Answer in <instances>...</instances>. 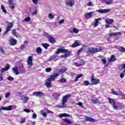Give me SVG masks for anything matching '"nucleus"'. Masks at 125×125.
<instances>
[{"instance_id": "1", "label": "nucleus", "mask_w": 125, "mask_h": 125, "mask_svg": "<svg viewBox=\"0 0 125 125\" xmlns=\"http://www.w3.org/2000/svg\"><path fill=\"white\" fill-rule=\"evenodd\" d=\"M61 52L62 53H65L64 54L61 55V58H66L67 57H69L70 56V54H71V52H68L67 49L60 48L57 50L56 53L57 54H59Z\"/></svg>"}, {"instance_id": "2", "label": "nucleus", "mask_w": 125, "mask_h": 125, "mask_svg": "<svg viewBox=\"0 0 125 125\" xmlns=\"http://www.w3.org/2000/svg\"><path fill=\"white\" fill-rule=\"evenodd\" d=\"M99 51H101V47H96V48H94V47H88L87 52L88 53H96V52H99Z\"/></svg>"}, {"instance_id": "3", "label": "nucleus", "mask_w": 125, "mask_h": 125, "mask_svg": "<svg viewBox=\"0 0 125 125\" xmlns=\"http://www.w3.org/2000/svg\"><path fill=\"white\" fill-rule=\"evenodd\" d=\"M108 101L110 104H111V106H112L114 110H122V109L124 108V106H121L119 108H118V106L116 105V102L113 100V99L111 98H108Z\"/></svg>"}, {"instance_id": "4", "label": "nucleus", "mask_w": 125, "mask_h": 125, "mask_svg": "<svg viewBox=\"0 0 125 125\" xmlns=\"http://www.w3.org/2000/svg\"><path fill=\"white\" fill-rule=\"evenodd\" d=\"M100 83V80L98 79H96L94 75H93L91 77V85H96V84H98Z\"/></svg>"}, {"instance_id": "5", "label": "nucleus", "mask_w": 125, "mask_h": 125, "mask_svg": "<svg viewBox=\"0 0 125 125\" xmlns=\"http://www.w3.org/2000/svg\"><path fill=\"white\" fill-rule=\"evenodd\" d=\"M69 97H71V95L69 94V95H66L64 96H63V98L62 99V106H60V108H65V103H66V102H67V99L68 98H69Z\"/></svg>"}, {"instance_id": "6", "label": "nucleus", "mask_w": 125, "mask_h": 125, "mask_svg": "<svg viewBox=\"0 0 125 125\" xmlns=\"http://www.w3.org/2000/svg\"><path fill=\"white\" fill-rule=\"evenodd\" d=\"M65 4L66 6L73 7L75 5V0H65Z\"/></svg>"}, {"instance_id": "7", "label": "nucleus", "mask_w": 125, "mask_h": 125, "mask_svg": "<svg viewBox=\"0 0 125 125\" xmlns=\"http://www.w3.org/2000/svg\"><path fill=\"white\" fill-rule=\"evenodd\" d=\"M112 94H114V95H118V96H122L124 99H125V95L122 91H119L118 93L116 91L112 90Z\"/></svg>"}, {"instance_id": "8", "label": "nucleus", "mask_w": 125, "mask_h": 125, "mask_svg": "<svg viewBox=\"0 0 125 125\" xmlns=\"http://www.w3.org/2000/svg\"><path fill=\"white\" fill-rule=\"evenodd\" d=\"M27 65L29 68H31L33 66V59L32 56L28 57L26 61Z\"/></svg>"}, {"instance_id": "9", "label": "nucleus", "mask_w": 125, "mask_h": 125, "mask_svg": "<svg viewBox=\"0 0 125 125\" xmlns=\"http://www.w3.org/2000/svg\"><path fill=\"white\" fill-rule=\"evenodd\" d=\"M59 74L55 73L54 74L51 75L48 78L50 80L51 82H53L55 81L56 78L59 76Z\"/></svg>"}, {"instance_id": "10", "label": "nucleus", "mask_w": 125, "mask_h": 125, "mask_svg": "<svg viewBox=\"0 0 125 125\" xmlns=\"http://www.w3.org/2000/svg\"><path fill=\"white\" fill-rule=\"evenodd\" d=\"M33 96H36V97H42V96H44V93L42 92H34L33 93Z\"/></svg>"}, {"instance_id": "11", "label": "nucleus", "mask_w": 125, "mask_h": 125, "mask_svg": "<svg viewBox=\"0 0 125 125\" xmlns=\"http://www.w3.org/2000/svg\"><path fill=\"white\" fill-rule=\"evenodd\" d=\"M73 65H74V66H76L77 67H80V66H83V65H84V61H83V60H80L77 62L73 63Z\"/></svg>"}, {"instance_id": "12", "label": "nucleus", "mask_w": 125, "mask_h": 125, "mask_svg": "<svg viewBox=\"0 0 125 125\" xmlns=\"http://www.w3.org/2000/svg\"><path fill=\"white\" fill-rule=\"evenodd\" d=\"M9 4L10 9L12 11L14 10L16 4L14 1H13V0H9Z\"/></svg>"}, {"instance_id": "13", "label": "nucleus", "mask_w": 125, "mask_h": 125, "mask_svg": "<svg viewBox=\"0 0 125 125\" xmlns=\"http://www.w3.org/2000/svg\"><path fill=\"white\" fill-rule=\"evenodd\" d=\"M93 14H94V11L87 13L84 15L85 18H86V19H90V18H92V15H93Z\"/></svg>"}, {"instance_id": "14", "label": "nucleus", "mask_w": 125, "mask_h": 125, "mask_svg": "<svg viewBox=\"0 0 125 125\" xmlns=\"http://www.w3.org/2000/svg\"><path fill=\"white\" fill-rule=\"evenodd\" d=\"M96 11L97 12H99V13H101V14L108 13V12H110V11H111V9H100V10H97Z\"/></svg>"}, {"instance_id": "15", "label": "nucleus", "mask_w": 125, "mask_h": 125, "mask_svg": "<svg viewBox=\"0 0 125 125\" xmlns=\"http://www.w3.org/2000/svg\"><path fill=\"white\" fill-rule=\"evenodd\" d=\"M17 108V106L16 105H12L6 106L4 109L7 110V111H11L12 110H13V109H16Z\"/></svg>"}, {"instance_id": "16", "label": "nucleus", "mask_w": 125, "mask_h": 125, "mask_svg": "<svg viewBox=\"0 0 125 125\" xmlns=\"http://www.w3.org/2000/svg\"><path fill=\"white\" fill-rule=\"evenodd\" d=\"M13 27V23L12 22H10L8 23V26L6 28V30L5 31V34H7L8 32L11 29V28Z\"/></svg>"}, {"instance_id": "17", "label": "nucleus", "mask_w": 125, "mask_h": 125, "mask_svg": "<svg viewBox=\"0 0 125 125\" xmlns=\"http://www.w3.org/2000/svg\"><path fill=\"white\" fill-rule=\"evenodd\" d=\"M12 72L13 74L16 75V76L19 75V71L18 70V67H17V66H15L12 68Z\"/></svg>"}, {"instance_id": "18", "label": "nucleus", "mask_w": 125, "mask_h": 125, "mask_svg": "<svg viewBox=\"0 0 125 125\" xmlns=\"http://www.w3.org/2000/svg\"><path fill=\"white\" fill-rule=\"evenodd\" d=\"M85 121H86V122H91V123H95L98 122L97 120L92 118L91 117H86Z\"/></svg>"}, {"instance_id": "19", "label": "nucleus", "mask_w": 125, "mask_h": 125, "mask_svg": "<svg viewBox=\"0 0 125 125\" xmlns=\"http://www.w3.org/2000/svg\"><path fill=\"white\" fill-rule=\"evenodd\" d=\"M59 118H69L70 117H72L70 114H68L67 113H62L58 116Z\"/></svg>"}, {"instance_id": "20", "label": "nucleus", "mask_w": 125, "mask_h": 125, "mask_svg": "<svg viewBox=\"0 0 125 125\" xmlns=\"http://www.w3.org/2000/svg\"><path fill=\"white\" fill-rule=\"evenodd\" d=\"M45 84L46 87H50V85H51V81L48 78L45 80Z\"/></svg>"}, {"instance_id": "21", "label": "nucleus", "mask_w": 125, "mask_h": 125, "mask_svg": "<svg viewBox=\"0 0 125 125\" xmlns=\"http://www.w3.org/2000/svg\"><path fill=\"white\" fill-rule=\"evenodd\" d=\"M9 43L10 45H15L17 43V40L14 39L13 38H11L9 40Z\"/></svg>"}, {"instance_id": "22", "label": "nucleus", "mask_w": 125, "mask_h": 125, "mask_svg": "<svg viewBox=\"0 0 125 125\" xmlns=\"http://www.w3.org/2000/svg\"><path fill=\"white\" fill-rule=\"evenodd\" d=\"M21 100H23V103H27V101L29 100V97L25 95L21 96Z\"/></svg>"}, {"instance_id": "23", "label": "nucleus", "mask_w": 125, "mask_h": 125, "mask_svg": "<svg viewBox=\"0 0 125 125\" xmlns=\"http://www.w3.org/2000/svg\"><path fill=\"white\" fill-rule=\"evenodd\" d=\"M105 21L106 23H107V24H109L110 25H112L113 22H114V20L110 19H106L105 20Z\"/></svg>"}, {"instance_id": "24", "label": "nucleus", "mask_w": 125, "mask_h": 125, "mask_svg": "<svg viewBox=\"0 0 125 125\" xmlns=\"http://www.w3.org/2000/svg\"><path fill=\"white\" fill-rule=\"evenodd\" d=\"M100 20H101V18H98V19H95V22L94 24V27H97V26H98V23L99 22V21H100Z\"/></svg>"}, {"instance_id": "25", "label": "nucleus", "mask_w": 125, "mask_h": 125, "mask_svg": "<svg viewBox=\"0 0 125 125\" xmlns=\"http://www.w3.org/2000/svg\"><path fill=\"white\" fill-rule=\"evenodd\" d=\"M48 41L49 42H51V43H55V42H56L55 41V39L53 38V37L51 36L49 38Z\"/></svg>"}, {"instance_id": "26", "label": "nucleus", "mask_w": 125, "mask_h": 125, "mask_svg": "<svg viewBox=\"0 0 125 125\" xmlns=\"http://www.w3.org/2000/svg\"><path fill=\"white\" fill-rule=\"evenodd\" d=\"M103 1L105 2L106 4L109 5L110 4H112L113 1L112 0H103Z\"/></svg>"}, {"instance_id": "27", "label": "nucleus", "mask_w": 125, "mask_h": 125, "mask_svg": "<svg viewBox=\"0 0 125 125\" xmlns=\"http://www.w3.org/2000/svg\"><path fill=\"white\" fill-rule=\"evenodd\" d=\"M114 61H116V57H115V55H112L110 57V59L108 60V62H114Z\"/></svg>"}, {"instance_id": "28", "label": "nucleus", "mask_w": 125, "mask_h": 125, "mask_svg": "<svg viewBox=\"0 0 125 125\" xmlns=\"http://www.w3.org/2000/svg\"><path fill=\"white\" fill-rule=\"evenodd\" d=\"M79 31L78 29L76 28H73L72 30H71L70 31V33H71V34H73V33H75V34H78V33H79Z\"/></svg>"}, {"instance_id": "29", "label": "nucleus", "mask_w": 125, "mask_h": 125, "mask_svg": "<svg viewBox=\"0 0 125 125\" xmlns=\"http://www.w3.org/2000/svg\"><path fill=\"white\" fill-rule=\"evenodd\" d=\"M46 110H42L41 111V114L42 115V116H43L44 117H46L47 115L46 114Z\"/></svg>"}, {"instance_id": "30", "label": "nucleus", "mask_w": 125, "mask_h": 125, "mask_svg": "<svg viewBox=\"0 0 125 125\" xmlns=\"http://www.w3.org/2000/svg\"><path fill=\"white\" fill-rule=\"evenodd\" d=\"M80 45V43L78 42V41H75L74 43L71 45V47H77Z\"/></svg>"}, {"instance_id": "31", "label": "nucleus", "mask_w": 125, "mask_h": 125, "mask_svg": "<svg viewBox=\"0 0 125 125\" xmlns=\"http://www.w3.org/2000/svg\"><path fill=\"white\" fill-rule=\"evenodd\" d=\"M92 102L93 104H100V102L97 99L92 100Z\"/></svg>"}, {"instance_id": "32", "label": "nucleus", "mask_w": 125, "mask_h": 125, "mask_svg": "<svg viewBox=\"0 0 125 125\" xmlns=\"http://www.w3.org/2000/svg\"><path fill=\"white\" fill-rule=\"evenodd\" d=\"M53 96H54V98L56 99H58V98H59V96H60V94L56 93L53 94Z\"/></svg>"}, {"instance_id": "33", "label": "nucleus", "mask_w": 125, "mask_h": 125, "mask_svg": "<svg viewBox=\"0 0 125 125\" xmlns=\"http://www.w3.org/2000/svg\"><path fill=\"white\" fill-rule=\"evenodd\" d=\"M117 48L119 49L120 51L124 52L125 51V48L124 47L117 46Z\"/></svg>"}, {"instance_id": "34", "label": "nucleus", "mask_w": 125, "mask_h": 125, "mask_svg": "<svg viewBox=\"0 0 125 125\" xmlns=\"http://www.w3.org/2000/svg\"><path fill=\"white\" fill-rule=\"evenodd\" d=\"M63 121H64V122L65 123H67V124H69V125H72V122L70 120H69L68 118L64 119Z\"/></svg>"}, {"instance_id": "35", "label": "nucleus", "mask_w": 125, "mask_h": 125, "mask_svg": "<svg viewBox=\"0 0 125 125\" xmlns=\"http://www.w3.org/2000/svg\"><path fill=\"white\" fill-rule=\"evenodd\" d=\"M66 71H67V68H62L59 70V72L60 73H61V74H63V73H65V72H66Z\"/></svg>"}, {"instance_id": "36", "label": "nucleus", "mask_w": 125, "mask_h": 125, "mask_svg": "<svg viewBox=\"0 0 125 125\" xmlns=\"http://www.w3.org/2000/svg\"><path fill=\"white\" fill-rule=\"evenodd\" d=\"M42 49L41 47H38L36 49V52H37V53H39V54H41V53H42Z\"/></svg>"}, {"instance_id": "37", "label": "nucleus", "mask_w": 125, "mask_h": 125, "mask_svg": "<svg viewBox=\"0 0 125 125\" xmlns=\"http://www.w3.org/2000/svg\"><path fill=\"white\" fill-rule=\"evenodd\" d=\"M42 46L44 47L45 49H47V47H49V44L46 43H43L42 44Z\"/></svg>"}, {"instance_id": "38", "label": "nucleus", "mask_w": 125, "mask_h": 125, "mask_svg": "<svg viewBox=\"0 0 125 125\" xmlns=\"http://www.w3.org/2000/svg\"><path fill=\"white\" fill-rule=\"evenodd\" d=\"M83 84L85 86H87L88 85H89V84H90V83H89L88 81H85L83 82Z\"/></svg>"}, {"instance_id": "39", "label": "nucleus", "mask_w": 125, "mask_h": 125, "mask_svg": "<svg viewBox=\"0 0 125 125\" xmlns=\"http://www.w3.org/2000/svg\"><path fill=\"white\" fill-rule=\"evenodd\" d=\"M82 77H83V74H79L77 75V76L76 77L75 80V82H78V81H79V79H80V78H82Z\"/></svg>"}, {"instance_id": "40", "label": "nucleus", "mask_w": 125, "mask_h": 125, "mask_svg": "<svg viewBox=\"0 0 125 125\" xmlns=\"http://www.w3.org/2000/svg\"><path fill=\"white\" fill-rule=\"evenodd\" d=\"M12 34L15 37H17V32L15 29L12 30Z\"/></svg>"}, {"instance_id": "41", "label": "nucleus", "mask_w": 125, "mask_h": 125, "mask_svg": "<svg viewBox=\"0 0 125 125\" xmlns=\"http://www.w3.org/2000/svg\"><path fill=\"white\" fill-rule=\"evenodd\" d=\"M10 68V66L9 65V64L8 63H7V66L4 68L5 70L8 71V70H9Z\"/></svg>"}, {"instance_id": "42", "label": "nucleus", "mask_w": 125, "mask_h": 125, "mask_svg": "<svg viewBox=\"0 0 125 125\" xmlns=\"http://www.w3.org/2000/svg\"><path fill=\"white\" fill-rule=\"evenodd\" d=\"M32 119H37V114H36V113L34 112L32 114Z\"/></svg>"}, {"instance_id": "43", "label": "nucleus", "mask_w": 125, "mask_h": 125, "mask_svg": "<svg viewBox=\"0 0 125 125\" xmlns=\"http://www.w3.org/2000/svg\"><path fill=\"white\" fill-rule=\"evenodd\" d=\"M0 52L2 53V54H5L4 53V50H3V48L2 47H0Z\"/></svg>"}, {"instance_id": "44", "label": "nucleus", "mask_w": 125, "mask_h": 125, "mask_svg": "<svg viewBox=\"0 0 125 125\" xmlns=\"http://www.w3.org/2000/svg\"><path fill=\"white\" fill-rule=\"evenodd\" d=\"M7 80H8V81H9L10 82H12V81H13V80H14V79L13 78V77H12L11 76H9L7 78Z\"/></svg>"}, {"instance_id": "45", "label": "nucleus", "mask_w": 125, "mask_h": 125, "mask_svg": "<svg viewBox=\"0 0 125 125\" xmlns=\"http://www.w3.org/2000/svg\"><path fill=\"white\" fill-rule=\"evenodd\" d=\"M1 9H2V10L3 12H4V13H6V10L4 8V6L3 5L1 6Z\"/></svg>"}, {"instance_id": "46", "label": "nucleus", "mask_w": 125, "mask_h": 125, "mask_svg": "<svg viewBox=\"0 0 125 125\" xmlns=\"http://www.w3.org/2000/svg\"><path fill=\"white\" fill-rule=\"evenodd\" d=\"M48 18L49 19H53L54 18V16H53L52 14H49Z\"/></svg>"}, {"instance_id": "47", "label": "nucleus", "mask_w": 125, "mask_h": 125, "mask_svg": "<svg viewBox=\"0 0 125 125\" xmlns=\"http://www.w3.org/2000/svg\"><path fill=\"white\" fill-rule=\"evenodd\" d=\"M23 112H25V113H30V112H31V109L25 108L23 110Z\"/></svg>"}, {"instance_id": "48", "label": "nucleus", "mask_w": 125, "mask_h": 125, "mask_svg": "<svg viewBox=\"0 0 125 125\" xmlns=\"http://www.w3.org/2000/svg\"><path fill=\"white\" fill-rule=\"evenodd\" d=\"M3 76V73H0V82H1L2 80H3V77H2Z\"/></svg>"}, {"instance_id": "49", "label": "nucleus", "mask_w": 125, "mask_h": 125, "mask_svg": "<svg viewBox=\"0 0 125 125\" xmlns=\"http://www.w3.org/2000/svg\"><path fill=\"white\" fill-rule=\"evenodd\" d=\"M32 2H33L34 4H38V3H39V0H32Z\"/></svg>"}, {"instance_id": "50", "label": "nucleus", "mask_w": 125, "mask_h": 125, "mask_svg": "<svg viewBox=\"0 0 125 125\" xmlns=\"http://www.w3.org/2000/svg\"><path fill=\"white\" fill-rule=\"evenodd\" d=\"M115 37H117V36H122L121 32H115Z\"/></svg>"}, {"instance_id": "51", "label": "nucleus", "mask_w": 125, "mask_h": 125, "mask_svg": "<svg viewBox=\"0 0 125 125\" xmlns=\"http://www.w3.org/2000/svg\"><path fill=\"white\" fill-rule=\"evenodd\" d=\"M9 96H10V93H9V92L6 93L5 95V98H8V97H9Z\"/></svg>"}, {"instance_id": "52", "label": "nucleus", "mask_w": 125, "mask_h": 125, "mask_svg": "<svg viewBox=\"0 0 125 125\" xmlns=\"http://www.w3.org/2000/svg\"><path fill=\"white\" fill-rule=\"evenodd\" d=\"M43 35L45 37H46V38H47V39H49V38L51 37L50 35H49L48 34H47L46 33H44Z\"/></svg>"}, {"instance_id": "53", "label": "nucleus", "mask_w": 125, "mask_h": 125, "mask_svg": "<svg viewBox=\"0 0 125 125\" xmlns=\"http://www.w3.org/2000/svg\"><path fill=\"white\" fill-rule=\"evenodd\" d=\"M51 70H52L51 68H47L45 69V71L47 73H49Z\"/></svg>"}, {"instance_id": "54", "label": "nucleus", "mask_w": 125, "mask_h": 125, "mask_svg": "<svg viewBox=\"0 0 125 125\" xmlns=\"http://www.w3.org/2000/svg\"><path fill=\"white\" fill-rule=\"evenodd\" d=\"M25 46H26V45L25 44H23L22 45H21L20 46V49H24L25 48Z\"/></svg>"}, {"instance_id": "55", "label": "nucleus", "mask_w": 125, "mask_h": 125, "mask_svg": "<svg viewBox=\"0 0 125 125\" xmlns=\"http://www.w3.org/2000/svg\"><path fill=\"white\" fill-rule=\"evenodd\" d=\"M46 111V113H47L48 114H53V112H52V111L49 110L47 109H45Z\"/></svg>"}, {"instance_id": "56", "label": "nucleus", "mask_w": 125, "mask_h": 125, "mask_svg": "<svg viewBox=\"0 0 125 125\" xmlns=\"http://www.w3.org/2000/svg\"><path fill=\"white\" fill-rule=\"evenodd\" d=\"M61 83H66V79L65 78H62L60 80Z\"/></svg>"}, {"instance_id": "57", "label": "nucleus", "mask_w": 125, "mask_h": 125, "mask_svg": "<svg viewBox=\"0 0 125 125\" xmlns=\"http://www.w3.org/2000/svg\"><path fill=\"white\" fill-rule=\"evenodd\" d=\"M83 48H81L79 50L78 52V55H80V54L81 52H83Z\"/></svg>"}, {"instance_id": "58", "label": "nucleus", "mask_w": 125, "mask_h": 125, "mask_svg": "<svg viewBox=\"0 0 125 125\" xmlns=\"http://www.w3.org/2000/svg\"><path fill=\"white\" fill-rule=\"evenodd\" d=\"M5 69L4 68H1L0 70V74H2L4 72H5Z\"/></svg>"}, {"instance_id": "59", "label": "nucleus", "mask_w": 125, "mask_h": 125, "mask_svg": "<svg viewBox=\"0 0 125 125\" xmlns=\"http://www.w3.org/2000/svg\"><path fill=\"white\" fill-rule=\"evenodd\" d=\"M30 20H31V19L28 17V18H26L24 19V21L25 22H28V21H30Z\"/></svg>"}, {"instance_id": "60", "label": "nucleus", "mask_w": 125, "mask_h": 125, "mask_svg": "<svg viewBox=\"0 0 125 125\" xmlns=\"http://www.w3.org/2000/svg\"><path fill=\"white\" fill-rule=\"evenodd\" d=\"M109 37H116V34H115V32L110 34Z\"/></svg>"}, {"instance_id": "61", "label": "nucleus", "mask_w": 125, "mask_h": 125, "mask_svg": "<svg viewBox=\"0 0 125 125\" xmlns=\"http://www.w3.org/2000/svg\"><path fill=\"white\" fill-rule=\"evenodd\" d=\"M93 3L92 2L90 1V2H88L87 5H88V6H92Z\"/></svg>"}, {"instance_id": "62", "label": "nucleus", "mask_w": 125, "mask_h": 125, "mask_svg": "<svg viewBox=\"0 0 125 125\" xmlns=\"http://www.w3.org/2000/svg\"><path fill=\"white\" fill-rule=\"evenodd\" d=\"M63 23H64V20L63 19L59 21V24H63Z\"/></svg>"}, {"instance_id": "63", "label": "nucleus", "mask_w": 125, "mask_h": 125, "mask_svg": "<svg viewBox=\"0 0 125 125\" xmlns=\"http://www.w3.org/2000/svg\"><path fill=\"white\" fill-rule=\"evenodd\" d=\"M37 10H35L32 13V15H37Z\"/></svg>"}, {"instance_id": "64", "label": "nucleus", "mask_w": 125, "mask_h": 125, "mask_svg": "<svg viewBox=\"0 0 125 125\" xmlns=\"http://www.w3.org/2000/svg\"><path fill=\"white\" fill-rule=\"evenodd\" d=\"M120 67H121L122 70H123V69H125V64L121 65Z\"/></svg>"}]
</instances>
